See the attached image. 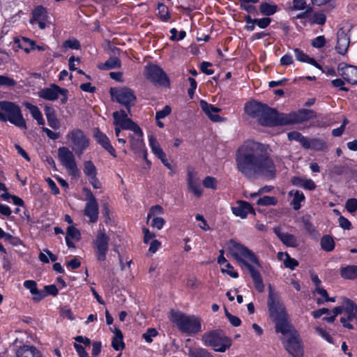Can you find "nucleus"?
I'll use <instances>...</instances> for the list:
<instances>
[{"mask_svg":"<svg viewBox=\"0 0 357 357\" xmlns=\"http://www.w3.org/2000/svg\"><path fill=\"white\" fill-rule=\"evenodd\" d=\"M275 232L280 241L287 246L296 248L298 245L297 239L293 234L281 232L276 229Z\"/></svg>","mask_w":357,"mask_h":357,"instance_id":"obj_33","label":"nucleus"},{"mask_svg":"<svg viewBox=\"0 0 357 357\" xmlns=\"http://www.w3.org/2000/svg\"><path fill=\"white\" fill-rule=\"evenodd\" d=\"M216 178L213 176H206L203 181L204 187L211 189H216Z\"/></svg>","mask_w":357,"mask_h":357,"instance_id":"obj_55","label":"nucleus"},{"mask_svg":"<svg viewBox=\"0 0 357 357\" xmlns=\"http://www.w3.org/2000/svg\"><path fill=\"white\" fill-rule=\"evenodd\" d=\"M189 357H213L206 349L198 347L185 346Z\"/></svg>","mask_w":357,"mask_h":357,"instance_id":"obj_34","label":"nucleus"},{"mask_svg":"<svg viewBox=\"0 0 357 357\" xmlns=\"http://www.w3.org/2000/svg\"><path fill=\"white\" fill-rule=\"evenodd\" d=\"M0 121H9L21 129H26L20 107L13 102L0 101Z\"/></svg>","mask_w":357,"mask_h":357,"instance_id":"obj_3","label":"nucleus"},{"mask_svg":"<svg viewBox=\"0 0 357 357\" xmlns=\"http://www.w3.org/2000/svg\"><path fill=\"white\" fill-rule=\"evenodd\" d=\"M200 106L206 114V115L214 122H221L225 119L220 117L217 113L220 111V109L213 106V105L208 104L205 100L200 101Z\"/></svg>","mask_w":357,"mask_h":357,"instance_id":"obj_24","label":"nucleus"},{"mask_svg":"<svg viewBox=\"0 0 357 357\" xmlns=\"http://www.w3.org/2000/svg\"><path fill=\"white\" fill-rule=\"evenodd\" d=\"M338 222H339V225L340 226L343 228L344 229H351V224L350 222V221L344 218V216H340L339 218H338Z\"/></svg>","mask_w":357,"mask_h":357,"instance_id":"obj_63","label":"nucleus"},{"mask_svg":"<svg viewBox=\"0 0 357 357\" xmlns=\"http://www.w3.org/2000/svg\"><path fill=\"white\" fill-rule=\"evenodd\" d=\"M121 62L120 59L116 56L109 57L104 63L99 66L101 70H110L120 68Z\"/></svg>","mask_w":357,"mask_h":357,"instance_id":"obj_38","label":"nucleus"},{"mask_svg":"<svg viewBox=\"0 0 357 357\" xmlns=\"http://www.w3.org/2000/svg\"><path fill=\"white\" fill-rule=\"evenodd\" d=\"M275 323V332L280 333L284 337H289L295 335L298 333L294 327L290 324L289 321V316L278 321Z\"/></svg>","mask_w":357,"mask_h":357,"instance_id":"obj_19","label":"nucleus"},{"mask_svg":"<svg viewBox=\"0 0 357 357\" xmlns=\"http://www.w3.org/2000/svg\"><path fill=\"white\" fill-rule=\"evenodd\" d=\"M338 74L348 83L354 84L357 83V67L340 63L337 67Z\"/></svg>","mask_w":357,"mask_h":357,"instance_id":"obj_17","label":"nucleus"},{"mask_svg":"<svg viewBox=\"0 0 357 357\" xmlns=\"http://www.w3.org/2000/svg\"><path fill=\"white\" fill-rule=\"evenodd\" d=\"M135 135H129L130 139V147L135 153H139L143 149V132L140 128V131H134Z\"/></svg>","mask_w":357,"mask_h":357,"instance_id":"obj_27","label":"nucleus"},{"mask_svg":"<svg viewBox=\"0 0 357 357\" xmlns=\"http://www.w3.org/2000/svg\"><path fill=\"white\" fill-rule=\"evenodd\" d=\"M58 157L63 165L68 171L69 174L75 176L79 174V169L73 151H70L66 146L60 147L58 149Z\"/></svg>","mask_w":357,"mask_h":357,"instance_id":"obj_9","label":"nucleus"},{"mask_svg":"<svg viewBox=\"0 0 357 357\" xmlns=\"http://www.w3.org/2000/svg\"><path fill=\"white\" fill-rule=\"evenodd\" d=\"M68 92L66 89H62L58 85L52 84L50 87L41 89L38 92V96L43 99L53 101L59 98V94H64Z\"/></svg>","mask_w":357,"mask_h":357,"instance_id":"obj_18","label":"nucleus"},{"mask_svg":"<svg viewBox=\"0 0 357 357\" xmlns=\"http://www.w3.org/2000/svg\"><path fill=\"white\" fill-rule=\"evenodd\" d=\"M83 192L86 197V203L84 213L89 217L91 222H96L98 219L99 208L96 198L89 188H84Z\"/></svg>","mask_w":357,"mask_h":357,"instance_id":"obj_10","label":"nucleus"},{"mask_svg":"<svg viewBox=\"0 0 357 357\" xmlns=\"http://www.w3.org/2000/svg\"><path fill=\"white\" fill-rule=\"evenodd\" d=\"M294 53L296 59L298 61L301 62L308 63L312 66H314L319 69H321V66L319 63H317V62L313 58H310L307 54L304 53L302 50L296 48L294 49Z\"/></svg>","mask_w":357,"mask_h":357,"instance_id":"obj_35","label":"nucleus"},{"mask_svg":"<svg viewBox=\"0 0 357 357\" xmlns=\"http://www.w3.org/2000/svg\"><path fill=\"white\" fill-rule=\"evenodd\" d=\"M346 209L351 213L357 210V199L355 198H350L347 199L345 204Z\"/></svg>","mask_w":357,"mask_h":357,"instance_id":"obj_54","label":"nucleus"},{"mask_svg":"<svg viewBox=\"0 0 357 357\" xmlns=\"http://www.w3.org/2000/svg\"><path fill=\"white\" fill-rule=\"evenodd\" d=\"M229 250L234 258L241 265L245 266L248 271L253 280L255 287L259 292H263L264 284L261 275L248 261L261 267V264L255 254L248 249L244 245L238 243L234 239H231L229 243Z\"/></svg>","mask_w":357,"mask_h":357,"instance_id":"obj_2","label":"nucleus"},{"mask_svg":"<svg viewBox=\"0 0 357 357\" xmlns=\"http://www.w3.org/2000/svg\"><path fill=\"white\" fill-rule=\"evenodd\" d=\"M255 21L259 27L265 29L270 24L271 20L269 17H264L261 19H255Z\"/></svg>","mask_w":357,"mask_h":357,"instance_id":"obj_62","label":"nucleus"},{"mask_svg":"<svg viewBox=\"0 0 357 357\" xmlns=\"http://www.w3.org/2000/svg\"><path fill=\"white\" fill-rule=\"evenodd\" d=\"M49 126L54 130H58L60 128V121L57 119L55 109L50 105H46L44 109Z\"/></svg>","mask_w":357,"mask_h":357,"instance_id":"obj_28","label":"nucleus"},{"mask_svg":"<svg viewBox=\"0 0 357 357\" xmlns=\"http://www.w3.org/2000/svg\"><path fill=\"white\" fill-rule=\"evenodd\" d=\"M291 182L295 186L303 188L309 190H313L316 188L314 182L310 178L293 176L291 179Z\"/></svg>","mask_w":357,"mask_h":357,"instance_id":"obj_30","label":"nucleus"},{"mask_svg":"<svg viewBox=\"0 0 357 357\" xmlns=\"http://www.w3.org/2000/svg\"><path fill=\"white\" fill-rule=\"evenodd\" d=\"M326 21V17L323 13H316L313 15L312 22L319 25H324Z\"/></svg>","mask_w":357,"mask_h":357,"instance_id":"obj_56","label":"nucleus"},{"mask_svg":"<svg viewBox=\"0 0 357 357\" xmlns=\"http://www.w3.org/2000/svg\"><path fill=\"white\" fill-rule=\"evenodd\" d=\"M110 94L113 99L126 108L128 113L130 112V107L134 105L136 100L134 91L132 89L127 87L121 89L111 88Z\"/></svg>","mask_w":357,"mask_h":357,"instance_id":"obj_8","label":"nucleus"},{"mask_svg":"<svg viewBox=\"0 0 357 357\" xmlns=\"http://www.w3.org/2000/svg\"><path fill=\"white\" fill-rule=\"evenodd\" d=\"M326 44V39L324 36H319L312 40L311 45L315 48H321Z\"/></svg>","mask_w":357,"mask_h":357,"instance_id":"obj_57","label":"nucleus"},{"mask_svg":"<svg viewBox=\"0 0 357 357\" xmlns=\"http://www.w3.org/2000/svg\"><path fill=\"white\" fill-rule=\"evenodd\" d=\"M340 276L345 280H354L357 278V266L348 265L341 267L340 269Z\"/></svg>","mask_w":357,"mask_h":357,"instance_id":"obj_31","label":"nucleus"},{"mask_svg":"<svg viewBox=\"0 0 357 357\" xmlns=\"http://www.w3.org/2000/svg\"><path fill=\"white\" fill-rule=\"evenodd\" d=\"M165 223L164 218L160 217H155L151 221V225L158 229H161Z\"/></svg>","mask_w":357,"mask_h":357,"instance_id":"obj_61","label":"nucleus"},{"mask_svg":"<svg viewBox=\"0 0 357 357\" xmlns=\"http://www.w3.org/2000/svg\"><path fill=\"white\" fill-rule=\"evenodd\" d=\"M117 126L121 127L123 130H129L132 131H140L139 126L135 123L131 119H126L120 124L117 125Z\"/></svg>","mask_w":357,"mask_h":357,"instance_id":"obj_43","label":"nucleus"},{"mask_svg":"<svg viewBox=\"0 0 357 357\" xmlns=\"http://www.w3.org/2000/svg\"><path fill=\"white\" fill-rule=\"evenodd\" d=\"M315 330L316 332L327 342L329 343H333V337L326 330L321 327H317Z\"/></svg>","mask_w":357,"mask_h":357,"instance_id":"obj_58","label":"nucleus"},{"mask_svg":"<svg viewBox=\"0 0 357 357\" xmlns=\"http://www.w3.org/2000/svg\"><path fill=\"white\" fill-rule=\"evenodd\" d=\"M17 84V82L6 75H0V86H5V87H14Z\"/></svg>","mask_w":357,"mask_h":357,"instance_id":"obj_49","label":"nucleus"},{"mask_svg":"<svg viewBox=\"0 0 357 357\" xmlns=\"http://www.w3.org/2000/svg\"><path fill=\"white\" fill-rule=\"evenodd\" d=\"M24 106L29 110L32 117L37 121L39 125L45 124V120L43 117L42 113L37 106L29 102H25Z\"/></svg>","mask_w":357,"mask_h":357,"instance_id":"obj_36","label":"nucleus"},{"mask_svg":"<svg viewBox=\"0 0 357 357\" xmlns=\"http://www.w3.org/2000/svg\"><path fill=\"white\" fill-rule=\"evenodd\" d=\"M286 259L284 260L285 267L294 270L298 266V261L291 258L287 253H285Z\"/></svg>","mask_w":357,"mask_h":357,"instance_id":"obj_52","label":"nucleus"},{"mask_svg":"<svg viewBox=\"0 0 357 357\" xmlns=\"http://www.w3.org/2000/svg\"><path fill=\"white\" fill-rule=\"evenodd\" d=\"M259 123L264 126H285L282 119L285 114H280L275 109L271 108L267 105L264 109Z\"/></svg>","mask_w":357,"mask_h":357,"instance_id":"obj_11","label":"nucleus"},{"mask_svg":"<svg viewBox=\"0 0 357 357\" xmlns=\"http://www.w3.org/2000/svg\"><path fill=\"white\" fill-rule=\"evenodd\" d=\"M94 137L96 142L107 151H108L111 155L114 158L116 157V151L114 148L111 144L107 136L102 132L99 128H95L93 131Z\"/></svg>","mask_w":357,"mask_h":357,"instance_id":"obj_22","label":"nucleus"},{"mask_svg":"<svg viewBox=\"0 0 357 357\" xmlns=\"http://www.w3.org/2000/svg\"><path fill=\"white\" fill-rule=\"evenodd\" d=\"M66 138L73 151L77 156L82 155L84 151L89 146V139L81 129L74 128L70 130L67 133Z\"/></svg>","mask_w":357,"mask_h":357,"instance_id":"obj_6","label":"nucleus"},{"mask_svg":"<svg viewBox=\"0 0 357 357\" xmlns=\"http://www.w3.org/2000/svg\"><path fill=\"white\" fill-rule=\"evenodd\" d=\"M345 315L341 317L340 322L344 328L350 330L354 329L351 322L357 324V305L350 299H345Z\"/></svg>","mask_w":357,"mask_h":357,"instance_id":"obj_14","label":"nucleus"},{"mask_svg":"<svg viewBox=\"0 0 357 357\" xmlns=\"http://www.w3.org/2000/svg\"><path fill=\"white\" fill-rule=\"evenodd\" d=\"M188 187L196 197H200L202 195V189L201 188L200 181L194 173L191 171L188 172Z\"/></svg>","mask_w":357,"mask_h":357,"instance_id":"obj_26","label":"nucleus"},{"mask_svg":"<svg viewBox=\"0 0 357 357\" xmlns=\"http://www.w3.org/2000/svg\"><path fill=\"white\" fill-rule=\"evenodd\" d=\"M202 340L206 346L213 347L218 352H225L231 345V340L218 331L204 333Z\"/></svg>","mask_w":357,"mask_h":357,"instance_id":"obj_5","label":"nucleus"},{"mask_svg":"<svg viewBox=\"0 0 357 357\" xmlns=\"http://www.w3.org/2000/svg\"><path fill=\"white\" fill-rule=\"evenodd\" d=\"M114 118V123L117 126L122 123L126 119H129L128 114L125 110L121 109L120 111L114 112L112 114Z\"/></svg>","mask_w":357,"mask_h":357,"instance_id":"obj_46","label":"nucleus"},{"mask_svg":"<svg viewBox=\"0 0 357 357\" xmlns=\"http://www.w3.org/2000/svg\"><path fill=\"white\" fill-rule=\"evenodd\" d=\"M158 15L160 19L163 22H167L171 15L169 13L168 8L163 3H159L158 6Z\"/></svg>","mask_w":357,"mask_h":357,"instance_id":"obj_44","label":"nucleus"},{"mask_svg":"<svg viewBox=\"0 0 357 357\" xmlns=\"http://www.w3.org/2000/svg\"><path fill=\"white\" fill-rule=\"evenodd\" d=\"M149 146L151 149L152 152L159 158L160 157H164L165 152L160 148V146L157 141L156 138L153 135H151L149 137Z\"/></svg>","mask_w":357,"mask_h":357,"instance_id":"obj_39","label":"nucleus"},{"mask_svg":"<svg viewBox=\"0 0 357 357\" xmlns=\"http://www.w3.org/2000/svg\"><path fill=\"white\" fill-rule=\"evenodd\" d=\"M112 332L114 333V337L112 339V346L116 351L122 350L125 347V344L123 341V335L121 331L117 327L114 326Z\"/></svg>","mask_w":357,"mask_h":357,"instance_id":"obj_32","label":"nucleus"},{"mask_svg":"<svg viewBox=\"0 0 357 357\" xmlns=\"http://www.w3.org/2000/svg\"><path fill=\"white\" fill-rule=\"evenodd\" d=\"M267 305L270 317L274 322L288 317L284 305L271 286L269 287Z\"/></svg>","mask_w":357,"mask_h":357,"instance_id":"obj_7","label":"nucleus"},{"mask_svg":"<svg viewBox=\"0 0 357 357\" xmlns=\"http://www.w3.org/2000/svg\"><path fill=\"white\" fill-rule=\"evenodd\" d=\"M350 38L344 31H338L337 33V44L335 50L337 53L345 55L348 51Z\"/></svg>","mask_w":357,"mask_h":357,"instance_id":"obj_25","label":"nucleus"},{"mask_svg":"<svg viewBox=\"0 0 357 357\" xmlns=\"http://www.w3.org/2000/svg\"><path fill=\"white\" fill-rule=\"evenodd\" d=\"M17 357H42L39 350L33 346L23 345L16 351Z\"/></svg>","mask_w":357,"mask_h":357,"instance_id":"obj_29","label":"nucleus"},{"mask_svg":"<svg viewBox=\"0 0 357 357\" xmlns=\"http://www.w3.org/2000/svg\"><path fill=\"white\" fill-rule=\"evenodd\" d=\"M231 211L236 216L245 218L248 213L255 214V210L250 204L245 201L238 200L236 206L231 207Z\"/></svg>","mask_w":357,"mask_h":357,"instance_id":"obj_23","label":"nucleus"},{"mask_svg":"<svg viewBox=\"0 0 357 357\" xmlns=\"http://www.w3.org/2000/svg\"><path fill=\"white\" fill-rule=\"evenodd\" d=\"M146 78L153 83L161 86L169 84V79L163 70L157 65H150L145 68Z\"/></svg>","mask_w":357,"mask_h":357,"instance_id":"obj_13","label":"nucleus"},{"mask_svg":"<svg viewBox=\"0 0 357 357\" xmlns=\"http://www.w3.org/2000/svg\"><path fill=\"white\" fill-rule=\"evenodd\" d=\"M266 105L259 102L253 101L245 104V113L252 118L257 119L259 122L260 118H261L263 112Z\"/></svg>","mask_w":357,"mask_h":357,"instance_id":"obj_21","label":"nucleus"},{"mask_svg":"<svg viewBox=\"0 0 357 357\" xmlns=\"http://www.w3.org/2000/svg\"><path fill=\"white\" fill-rule=\"evenodd\" d=\"M290 196H293V199L291 202V204L293 206V208L297 211L301 208V202L305 200L304 194L299 190H291L289 192Z\"/></svg>","mask_w":357,"mask_h":357,"instance_id":"obj_37","label":"nucleus"},{"mask_svg":"<svg viewBox=\"0 0 357 357\" xmlns=\"http://www.w3.org/2000/svg\"><path fill=\"white\" fill-rule=\"evenodd\" d=\"M236 169L248 178L273 176L275 167L266 152V146L249 141L241 145L236 153Z\"/></svg>","mask_w":357,"mask_h":357,"instance_id":"obj_1","label":"nucleus"},{"mask_svg":"<svg viewBox=\"0 0 357 357\" xmlns=\"http://www.w3.org/2000/svg\"><path fill=\"white\" fill-rule=\"evenodd\" d=\"M34 40L27 38H22V40L19 44V47L23 49L26 53H29L31 50H33Z\"/></svg>","mask_w":357,"mask_h":357,"instance_id":"obj_47","label":"nucleus"},{"mask_svg":"<svg viewBox=\"0 0 357 357\" xmlns=\"http://www.w3.org/2000/svg\"><path fill=\"white\" fill-rule=\"evenodd\" d=\"M278 6L275 4H270L267 2H262L259 6L260 13L264 15H272L276 13Z\"/></svg>","mask_w":357,"mask_h":357,"instance_id":"obj_42","label":"nucleus"},{"mask_svg":"<svg viewBox=\"0 0 357 357\" xmlns=\"http://www.w3.org/2000/svg\"><path fill=\"white\" fill-rule=\"evenodd\" d=\"M257 204L260 206H275L277 199L275 197L264 196L257 200Z\"/></svg>","mask_w":357,"mask_h":357,"instance_id":"obj_48","label":"nucleus"},{"mask_svg":"<svg viewBox=\"0 0 357 357\" xmlns=\"http://www.w3.org/2000/svg\"><path fill=\"white\" fill-rule=\"evenodd\" d=\"M164 213V210L162 207L160 205H155L152 206L150 208V211L148 214V219H150L151 216H155L157 215H160Z\"/></svg>","mask_w":357,"mask_h":357,"instance_id":"obj_60","label":"nucleus"},{"mask_svg":"<svg viewBox=\"0 0 357 357\" xmlns=\"http://www.w3.org/2000/svg\"><path fill=\"white\" fill-rule=\"evenodd\" d=\"M315 117V113L311 109H302L297 112L285 114L284 118L282 119L285 122V125H290L296 123H301L307 121Z\"/></svg>","mask_w":357,"mask_h":357,"instance_id":"obj_15","label":"nucleus"},{"mask_svg":"<svg viewBox=\"0 0 357 357\" xmlns=\"http://www.w3.org/2000/svg\"><path fill=\"white\" fill-rule=\"evenodd\" d=\"M287 351L294 357H303V350L298 339V334L289 337L287 340L281 338Z\"/></svg>","mask_w":357,"mask_h":357,"instance_id":"obj_16","label":"nucleus"},{"mask_svg":"<svg viewBox=\"0 0 357 357\" xmlns=\"http://www.w3.org/2000/svg\"><path fill=\"white\" fill-rule=\"evenodd\" d=\"M74 347L77 352L79 357H89L88 353L81 344L75 343Z\"/></svg>","mask_w":357,"mask_h":357,"instance_id":"obj_64","label":"nucleus"},{"mask_svg":"<svg viewBox=\"0 0 357 357\" xmlns=\"http://www.w3.org/2000/svg\"><path fill=\"white\" fill-rule=\"evenodd\" d=\"M321 249L326 252H331L335 248V241L332 236L324 235L320 241Z\"/></svg>","mask_w":357,"mask_h":357,"instance_id":"obj_40","label":"nucleus"},{"mask_svg":"<svg viewBox=\"0 0 357 357\" xmlns=\"http://www.w3.org/2000/svg\"><path fill=\"white\" fill-rule=\"evenodd\" d=\"M66 237L79 241L81 238V233L74 226H70L67 229Z\"/></svg>","mask_w":357,"mask_h":357,"instance_id":"obj_51","label":"nucleus"},{"mask_svg":"<svg viewBox=\"0 0 357 357\" xmlns=\"http://www.w3.org/2000/svg\"><path fill=\"white\" fill-rule=\"evenodd\" d=\"M171 320L183 333L195 334L201 331V319L195 316H187L181 312H172Z\"/></svg>","mask_w":357,"mask_h":357,"instance_id":"obj_4","label":"nucleus"},{"mask_svg":"<svg viewBox=\"0 0 357 357\" xmlns=\"http://www.w3.org/2000/svg\"><path fill=\"white\" fill-rule=\"evenodd\" d=\"M310 146V149L315 151H322L327 148L326 143L321 139H311Z\"/></svg>","mask_w":357,"mask_h":357,"instance_id":"obj_45","label":"nucleus"},{"mask_svg":"<svg viewBox=\"0 0 357 357\" xmlns=\"http://www.w3.org/2000/svg\"><path fill=\"white\" fill-rule=\"evenodd\" d=\"M158 335V332L155 328H149L146 333L142 335L143 338L146 342L151 343L152 342V337H155Z\"/></svg>","mask_w":357,"mask_h":357,"instance_id":"obj_59","label":"nucleus"},{"mask_svg":"<svg viewBox=\"0 0 357 357\" xmlns=\"http://www.w3.org/2000/svg\"><path fill=\"white\" fill-rule=\"evenodd\" d=\"M47 19L46 9L42 6H38L32 11V18L30 19L29 22L32 24L37 22L40 29H44L46 27Z\"/></svg>","mask_w":357,"mask_h":357,"instance_id":"obj_20","label":"nucleus"},{"mask_svg":"<svg viewBox=\"0 0 357 357\" xmlns=\"http://www.w3.org/2000/svg\"><path fill=\"white\" fill-rule=\"evenodd\" d=\"M109 237L105 234L104 229H99L93 241V245L96 250L97 259L99 261H105L106 254L109 248Z\"/></svg>","mask_w":357,"mask_h":357,"instance_id":"obj_12","label":"nucleus"},{"mask_svg":"<svg viewBox=\"0 0 357 357\" xmlns=\"http://www.w3.org/2000/svg\"><path fill=\"white\" fill-rule=\"evenodd\" d=\"M172 112V108L169 105H166L162 110L158 111L155 113V119L158 121L162 119H165Z\"/></svg>","mask_w":357,"mask_h":357,"instance_id":"obj_53","label":"nucleus"},{"mask_svg":"<svg viewBox=\"0 0 357 357\" xmlns=\"http://www.w3.org/2000/svg\"><path fill=\"white\" fill-rule=\"evenodd\" d=\"M63 48L64 49H72V50H79L81 47L79 42L75 39H69L66 40L63 42L62 45Z\"/></svg>","mask_w":357,"mask_h":357,"instance_id":"obj_50","label":"nucleus"},{"mask_svg":"<svg viewBox=\"0 0 357 357\" xmlns=\"http://www.w3.org/2000/svg\"><path fill=\"white\" fill-rule=\"evenodd\" d=\"M83 165V172L88 178L97 176V168L91 160L84 161Z\"/></svg>","mask_w":357,"mask_h":357,"instance_id":"obj_41","label":"nucleus"}]
</instances>
